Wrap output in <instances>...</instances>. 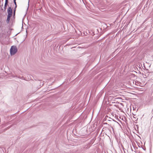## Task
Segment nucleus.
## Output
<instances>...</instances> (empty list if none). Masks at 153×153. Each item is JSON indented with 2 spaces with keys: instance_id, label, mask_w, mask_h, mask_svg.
<instances>
[{
  "instance_id": "1",
  "label": "nucleus",
  "mask_w": 153,
  "mask_h": 153,
  "mask_svg": "<svg viewBox=\"0 0 153 153\" xmlns=\"http://www.w3.org/2000/svg\"><path fill=\"white\" fill-rule=\"evenodd\" d=\"M17 51V49L16 46H11L10 52L11 55H14Z\"/></svg>"
},
{
  "instance_id": "2",
  "label": "nucleus",
  "mask_w": 153,
  "mask_h": 153,
  "mask_svg": "<svg viewBox=\"0 0 153 153\" xmlns=\"http://www.w3.org/2000/svg\"><path fill=\"white\" fill-rule=\"evenodd\" d=\"M8 16H12V10L11 7H9L7 10Z\"/></svg>"
},
{
  "instance_id": "3",
  "label": "nucleus",
  "mask_w": 153,
  "mask_h": 153,
  "mask_svg": "<svg viewBox=\"0 0 153 153\" xmlns=\"http://www.w3.org/2000/svg\"><path fill=\"white\" fill-rule=\"evenodd\" d=\"M8 1H5L4 5V9L5 10H6V8H7V5L8 4Z\"/></svg>"
},
{
  "instance_id": "4",
  "label": "nucleus",
  "mask_w": 153,
  "mask_h": 153,
  "mask_svg": "<svg viewBox=\"0 0 153 153\" xmlns=\"http://www.w3.org/2000/svg\"><path fill=\"white\" fill-rule=\"evenodd\" d=\"M11 17V16H7V23H8L9 22Z\"/></svg>"
},
{
  "instance_id": "5",
  "label": "nucleus",
  "mask_w": 153,
  "mask_h": 153,
  "mask_svg": "<svg viewBox=\"0 0 153 153\" xmlns=\"http://www.w3.org/2000/svg\"><path fill=\"white\" fill-rule=\"evenodd\" d=\"M14 1V4L15 5V8H16V6H17V5H16V0H13Z\"/></svg>"
},
{
  "instance_id": "6",
  "label": "nucleus",
  "mask_w": 153,
  "mask_h": 153,
  "mask_svg": "<svg viewBox=\"0 0 153 153\" xmlns=\"http://www.w3.org/2000/svg\"><path fill=\"white\" fill-rule=\"evenodd\" d=\"M8 0H5V1H8Z\"/></svg>"
},
{
  "instance_id": "7",
  "label": "nucleus",
  "mask_w": 153,
  "mask_h": 153,
  "mask_svg": "<svg viewBox=\"0 0 153 153\" xmlns=\"http://www.w3.org/2000/svg\"><path fill=\"white\" fill-rule=\"evenodd\" d=\"M15 10H14V13H15Z\"/></svg>"
}]
</instances>
